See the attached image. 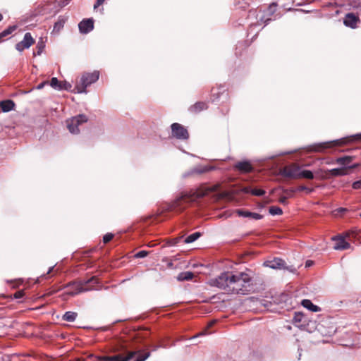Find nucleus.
I'll return each instance as SVG.
<instances>
[{"mask_svg":"<svg viewBox=\"0 0 361 361\" xmlns=\"http://www.w3.org/2000/svg\"><path fill=\"white\" fill-rule=\"evenodd\" d=\"M300 166L296 164H292L286 166L281 170V174L289 178L298 179L300 178Z\"/></svg>","mask_w":361,"mask_h":361,"instance_id":"6","label":"nucleus"},{"mask_svg":"<svg viewBox=\"0 0 361 361\" xmlns=\"http://www.w3.org/2000/svg\"><path fill=\"white\" fill-rule=\"evenodd\" d=\"M312 264H313L312 261L307 260V261L306 262L305 266H306V267H310Z\"/></svg>","mask_w":361,"mask_h":361,"instance_id":"43","label":"nucleus"},{"mask_svg":"<svg viewBox=\"0 0 361 361\" xmlns=\"http://www.w3.org/2000/svg\"><path fill=\"white\" fill-rule=\"evenodd\" d=\"M247 193H251L255 196H262L265 194V191L262 189L245 188L243 190Z\"/></svg>","mask_w":361,"mask_h":361,"instance_id":"23","label":"nucleus"},{"mask_svg":"<svg viewBox=\"0 0 361 361\" xmlns=\"http://www.w3.org/2000/svg\"><path fill=\"white\" fill-rule=\"evenodd\" d=\"M2 18H3V16H2V15L0 13V21H1Z\"/></svg>","mask_w":361,"mask_h":361,"instance_id":"45","label":"nucleus"},{"mask_svg":"<svg viewBox=\"0 0 361 361\" xmlns=\"http://www.w3.org/2000/svg\"><path fill=\"white\" fill-rule=\"evenodd\" d=\"M280 202L282 204H286L287 201L286 197H281L279 200Z\"/></svg>","mask_w":361,"mask_h":361,"instance_id":"40","label":"nucleus"},{"mask_svg":"<svg viewBox=\"0 0 361 361\" xmlns=\"http://www.w3.org/2000/svg\"><path fill=\"white\" fill-rule=\"evenodd\" d=\"M332 143H334L335 145H342L344 144V141L343 140H337L330 142L320 143L314 146L312 150L314 152H322L324 149L330 147L332 145Z\"/></svg>","mask_w":361,"mask_h":361,"instance_id":"15","label":"nucleus"},{"mask_svg":"<svg viewBox=\"0 0 361 361\" xmlns=\"http://www.w3.org/2000/svg\"><path fill=\"white\" fill-rule=\"evenodd\" d=\"M354 140H361V133L356 134L353 136Z\"/></svg>","mask_w":361,"mask_h":361,"instance_id":"41","label":"nucleus"},{"mask_svg":"<svg viewBox=\"0 0 361 361\" xmlns=\"http://www.w3.org/2000/svg\"><path fill=\"white\" fill-rule=\"evenodd\" d=\"M17 28V26L16 25H12V26H9L8 28H6V30H4V31H2L1 33H0V43L1 42H3V39L9 35L10 34H11L13 31H15Z\"/></svg>","mask_w":361,"mask_h":361,"instance_id":"22","label":"nucleus"},{"mask_svg":"<svg viewBox=\"0 0 361 361\" xmlns=\"http://www.w3.org/2000/svg\"><path fill=\"white\" fill-rule=\"evenodd\" d=\"M234 169L240 173H247L251 172L253 170V166H252L250 161H243L236 163L234 166Z\"/></svg>","mask_w":361,"mask_h":361,"instance_id":"14","label":"nucleus"},{"mask_svg":"<svg viewBox=\"0 0 361 361\" xmlns=\"http://www.w3.org/2000/svg\"><path fill=\"white\" fill-rule=\"evenodd\" d=\"M352 186H353V188L355 189V190H357V189L361 188V180L355 181L353 183Z\"/></svg>","mask_w":361,"mask_h":361,"instance_id":"36","label":"nucleus"},{"mask_svg":"<svg viewBox=\"0 0 361 361\" xmlns=\"http://www.w3.org/2000/svg\"><path fill=\"white\" fill-rule=\"evenodd\" d=\"M61 81H59L56 78H52L50 81L51 87L58 90H61Z\"/></svg>","mask_w":361,"mask_h":361,"instance_id":"27","label":"nucleus"},{"mask_svg":"<svg viewBox=\"0 0 361 361\" xmlns=\"http://www.w3.org/2000/svg\"><path fill=\"white\" fill-rule=\"evenodd\" d=\"M88 290L87 288H83L82 286H79L78 288V290L75 293H71L72 295H74V294H78V293H82V292H85Z\"/></svg>","mask_w":361,"mask_h":361,"instance_id":"37","label":"nucleus"},{"mask_svg":"<svg viewBox=\"0 0 361 361\" xmlns=\"http://www.w3.org/2000/svg\"><path fill=\"white\" fill-rule=\"evenodd\" d=\"M232 274V271L224 272L216 278L210 279L209 284L229 293V289H231L230 286H231Z\"/></svg>","mask_w":361,"mask_h":361,"instance_id":"3","label":"nucleus"},{"mask_svg":"<svg viewBox=\"0 0 361 361\" xmlns=\"http://www.w3.org/2000/svg\"><path fill=\"white\" fill-rule=\"evenodd\" d=\"M44 48V43L43 42H38V44L37 45V55H40L42 54Z\"/></svg>","mask_w":361,"mask_h":361,"instance_id":"34","label":"nucleus"},{"mask_svg":"<svg viewBox=\"0 0 361 361\" xmlns=\"http://www.w3.org/2000/svg\"><path fill=\"white\" fill-rule=\"evenodd\" d=\"M301 304L305 308L313 312H317L321 310V308L319 306L314 305L311 300L307 299L302 300Z\"/></svg>","mask_w":361,"mask_h":361,"instance_id":"17","label":"nucleus"},{"mask_svg":"<svg viewBox=\"0 0 361 361\" xmlns=\"http://www.w3.org/2000/svg\"><path fill=\"white\" fill-rule=\"evenodd\" d=\"M207 108V104L205 102H199L190 106V111L192 113H198Z\"/></svg>","mask_w":361,"mask_h":361,"instance_id":"19","label":"nucleus"},{"mask_svg":"<svg viewBox=\"0 0 361 361\" xmlns=\"http://www.w3.org/2000/svg\"><path fill=\"white\" fill-rule=\"evenodd\" d=\"M322 173H323V171L322 169L317 171V173L320 174V176L322 178H327V174H326L327 173H329L332 176H345V175L348 174L347 168H345V167L341 168V169L336 168V169H330V170L324 172L325 174H322Z\"/></svg>","mask_w":361,"mask_h":361,"instance_id":"9","label":"nucleus"},{"mask_svg":"<svg viewBox=\"0 0 361 361\" xmlns=\"http://www.w3.org/2000/svg\"><path fill=\"white\" fill-rule=\"evenodd\" d=\"M332 240L334 241V249L336 250H347L350 247V244L346 242L343 236H335Z\"/></svg>","mask_w":361,"mask_h":361,"instance_id":"11","label":"nucleus"},{"mask_svg":"<svg viewBox=\"0 0 361 361\" xmlns=\"http://www.w3.org/2000/svg\"><path fill=\"white\" fill-rule=\"evenodd\" d=\"M15 104L11 100H6L0 102V108L4 112L11 111L14 108Z\"/></svg>","mask_w":361,"mask_h":361,"instance_id":"18","label":"nucleus"},{"mask_svg":"<svg viewBox=\"0 0 361 361\" xmlns=\"http://www.w3.org/2000/svg\"><path fill=\"white\" fill-rule=\"evenodd\" d=\"M47 83V82H41L40 84H39V85H37V90H41V89H42Z\"/></svg>","mask_w":361,"mask_h":361,"instance_id":"39","label":"nucleus"},{"mask_svg":"<svg viewBox=\"0 0 361 361\" xmlns=\"http://www.w3.org/2000/svg\"><path fill=\"white\" fill-rule=\"evenodd\" d=\"M304 178L307 179L312 180L314 178V174L311 171L309 170H302L300 169V178Z\"/></svg>","mask_w":361,"mask_h":361,"instance_id":"25","label":"nucleus"},{"mask_svg":"<svg viewBox=\"0 0 361 361\" xmlns=\"http://www.w3.org/2000/svg\"><path fill=\"white\" fill-rule=\"evenodd\" d=\"M236 212L238 214V216L243 217H250L256 220L261 219L262 218V216L261 214L258 213L250 212L249 211L238 209Z\"/></svg>","mask_w":361,"mask_h":361,"instance_id":"16","label":"nucleus"},{"mask_svg":"<svg viewBox=\"0 0 361 361\" xmlns=\"http://www.w3.org/2000/svg\"><path fill=\"white\" fill-rule=\"evenodd\" d=\"M147 255H148V252H147L145 250H141V251H139L138 252H137L135 255V257H136V258H143V257H145Z\"/></svg>","mask_w":361,"mask_h":361,"instance_id":"31","label":"nucleus"},{"mask_svg":"<svg viewBox=\"0 0 361 361\" xmlns=\"http://www.w3.org/2000/svg\"><path fill=\"white\" fill-rule=\"evenodd\" d=\"M252 276L250 271L232 274V281L229 293L245 295L252 289Z\"/></svg>","mask_w":361,"mask_h":361,"instance_id":"1","label":"nucleus"},{"mask_svg":"<svg viewBox=\"0 0 361 361\" xmlns=\"http://www.w3.org/2000/svg\"><path fill=\"white\" fill-rule=\"evenodd\" d=\"M105 0H97L96 4H94V8H97L98 6H99L100 5H102L104 2Z\"/></svg>","mask_w":361,"mask_h":361,"instance_id":"38","label":"nucleus"},{"mask_svg":"<svg viewBox=\"0 0 361 361\" xmlns=\"http://www.w3.org/2000/svg\"><path fill=\"white\" fill-rule=\"evenodd\" d=\"M87 121V118L84 114H80L68 120L67 127L69 131L73 134H77L79 133L78 126Z\"/></svg>","mask_w":361,"mask_h":361,"instance_id":"5","label":"nucleus"},{"mask_svg":"<svg viewBox=\"0 0 361 361\" xmlns=\"http://www.w3.org/2000/svg\"><path fill=\"white\" fill-rule=\"evenodd\" d=\"M360 216L361 217V213L360 214Z\"/></svg>","mask_w":361,"mask_h":361,"instance_id":"48","label":"nucleus"},{"mask_svg":"<svg viewBox=\"0 0 361 361\" xmlns=\"http://www.w3.org/2000/svg\"><path fill=\"white\" fill-rule=\"evenodd\" d=\"M269 212L271 215H281L283 213L282 209L276 206L269 207Z\"/></svg>","mask_w":361,"mask_h":361,"instance_id":"28","label":"nucleus"},{"mask_svg":"<svg viewBox=\"0 0 361 361\" xmlns=\"http://www.w3.org/2000/svg\"><path fill=\"white\" fill-rule=\"evenodd\" d=\"M78 28L81 33L87 34L94 28V21L91 18L84 19L78 24Z\"/></svg>","mask_w":361,"mask_h":361,"instance_id":"13","label":"nucleus"},{"mask_svg":"<svg viewBox=\"0 0 361 361\" xmlns=\"http://www.w3.org/2000/svg\"><path fill=\"white\" fill-rule=\"evenodd\" d=\"M213 323H214V322H212L209 324V326H211L213 324Z\"/></svg>","mask_w":361,"mask_h":361,"instance_id":"46","label":"nucleus"},{"mask_svg":"<svg viewBox=\"0 0 361 361\" xmlns=\"http://www.w3.org/2000/svg\"><path fill=\"white\" fill-rule=\"evenodd\" d=\"M114 237V235L112 233H106V235H104L103 237V242L104 243H109L110 240H111V239L113 238Z\"/></svg>","mask_w":361,"mask_h":361,"instance_id":"32","label":"nucleus"},{"mask_svg":"<svg viewBox=\"0 0 361 361\" xmlns=\"http://www.w3.org/2000/svg\"><path fill=\"white\" fill-rule=\"evenodd\" d=\"M353 159V157L345 156L336 159V163L343 166H348Z\"/></svg>","mask_w":361,"mask_h":361,"instance_id":"20","label":"nucleus"},{"mask_svg":"<svg viewBox=\"0 0 361 361\" xmlns=\"http://www.w3.org/2000/svg\"><path fill=\"white\" fill-rule=\"evenodd\" d=\"M99 77L98 71H94L91 73H86L81 78L80 84H78L75 87V92L77 93L86 92V88L91 84L95 82Z\"/></svg>","mask_w":361,"mask_h":361,"instance_id":"4","label":"nucleus"},{"mask_svg":"<svg viewBox=\"0 0 361 361\" xmlns=\"http://www.w3.org/2000/svg\"><path fill=\"white\" fill-rule=\"evenodd\" d=\"M359 166H360L359 164H353L351 166H348L346 168L347 169H355V168L358 167Z\"/></svg>","mask_w":361,"mask_h":361,"instance_id":"42","label":"nucleus"},{"mask_svg":"<svg viewBox=\"0 0 361 361\" xmlns=\"http://www.w3.org/2000/svg\"><path fill=\"white\" fill-rule=\"evenodd\" d=\"M338 211H339V212H345V211H346V209H345V208H340V209H338Z\"/></svg>","mask_w":361,"mask_h":361,"instance_id":"44","label":"nucleus"},{"mask_svg":"<svg viewBox=\"0 0 361 361\" xmlns=\"http://www.w3.org/2000/svg\"><path fill=\"white\" fill-rule=\"evenodd\" d=\"M172 135L179 140H187L189 137V134L185 128L182 125L174 123L171 125Z\"/></svg>","mask_w":361,"mask_h":361,"instance_id":"7","label":"nucleus"},{"mask_svg":"<svg viewBox=\"0 0 361 361\" xmlns=\"http://www.w3.org/2000/svg\"><path fill=\"white\" fill-rule=\"evenodd\" d=\"M24 294L23 290H18L14 293L13 297L16 299H20L24 296Z\"/></svg>","mask_w":361,"mask_h":361,"instance_id":"35","label":"nucleus"},{"mask_svg":"<svg viewBox=\"0 0 361 361\" xmlns=\"http://www.w3.org/2000/svg\"><path fill=\"white\" fill-rule=\"evenodd\" d=\"M77 316L76 312L68 311L63 314V319L67 322H74Z\"/></svg>","mask_w":361,"mask_h":361,"instance_id":"24","label":"nucleus"},{"mask_svg":"<svg viewBox=\"0 0 361 361\" xmlns=\"http://www.w3.org/2000/svg\"><path fill=\"white\" fill-rule=\"evenodd\" d=\"M285 262L280 258H274L272 259L267 260L264 262L265 267L274 269H286Z\"/></svg>","mask_w":361,"mask_h":361,"instance_id":"12","label":"nucleus"},{"mask_svg":"<svg viewBox=\"0 0 361 361\" xmlns=\"http://www.w3.org/2000/svg\"><path fill=\"white\" fill-rule=\"evenodd\" d=\"M60 87H61V90H70L72 87V85H71V83H69L66 81H61Z\"/></svg>","mask_w":361,"mask_h":361,"instance_id":"30","label":"nucleus"},{"mask_svg":"<svg viewBox=\"0 0 361 361\" xmlns=\"http://www.w3.org/2000/svg\"><path fill=\"white\" fill-rule=\"evenodd\" d=\"M53 269V268H51V269H49V271H48V274H49V273H50V271H51V269Z\"/></svg>","mask_w":361,"mask_h":361,"instance_id":"47","label":"nucleus"},{"mask_svg":"<svg viewBox=\"0 0 361 361\" xmlns=\"http://www.w3.org/2000/svg\"><path fill=\"white\" fill-rule=\"evenodd\" d=\"M137 355V357L134 360V361H145L147 360L149 355V352H145L143 350L140 351H131L129 352L126 357H123L120 355H114V356H102L99 357L97 358L98 361H128L132 359L135 355Z\"/></svg>","mask_w":361,"mask_h":361,"instance_id":"2","label":"nucleus"},{"mask_svg":"<svg viewBox=\"0 0 361 361\" xmlns=\"http://www.w3.org/2000/svg\"><path fill=\"white\" fill-rule=\"evenodd\" d=\"M216 189H217V185H214V186H213L212 188H207L206 192H204L203 193H201V194H198L197 196L198 197H202L204 195H206L209 192L215 191Z\"/></svg>","mask_w":361,"mask_h":361,"instance_id":"33","label":"nucleus"},{"mask_svg":"<svg viewBox=\"0 0 361 361\" xmlns=\"http://www.w3.org/2000/svg\"><path fill=\"white\" fill-rule=\"evenodd\" d=\"M360 302H361V300H360Z\"/></svg>","mask_w":361,"mask_h":361,"instance_id":"49","label":"nucleus"},{"mask_svg":"<svg viewBox=\"0 0 361 361\" xmlns=\"http://www.w3.org/2000/svg\"><path fill=\"white\" fill-rule=\"evenodd\" d=\"M200 236V233L199 232L194 233L190 235H188L184 240L185 243H191L195 241Z\"/></svg>","mask_w":361,"mask_h":361,"instance_id":"26","label":"nucleus"},{"mask_svg":"<svg viewBox=\"0 0 361 361\" xmlns=\"http://www.w3.org/2000/svg\"><path fill=\"white\" fill-rule=\"evenodd\" d=\"M64 23L65 22L63 20H59V21L55 23L54 26V30H57V31L60 30L61 28H62L63 27Z\"/></svg>","mask_w":361,"mask_h":361,"instance_id":"29","label":"nucleus"},{"mask_svg":"<svg viewBox=\"0 0 361 361\" xmlns=\"http://www.w3.org/2000/svg\"><path fill=\"white\" fill-rule=\"evenodd\" d=\"M35 43V39L30 32H26L23 40L16 44V49L22 52L24 49H29Z\"/></svg>","mask_w":361,"mask_h":361,"instance_id":"8","label":"nucleus"},{"mask_svg":"<svg viewBox=\"0 0 361 361\" xmlns=\"http://www.w3.org/2000/svg\"><path fill=\"white\" fill-rule=\"evenodd\" d=\"M359 17L353 13H348L345 16L343 19V24L350 28H356L359 23Z\"/></svg>","mask_w":361,"mask_h":361,"instance_id":"10","label":"nucleus"},{"mask_svg":"<svg viewBox=\"0 0 361 361\" xmlns=\"http://www.w3.org/2000/svg\"><path fill=\"white\" fill-rule=\"evenodd\" d=\"M194 274L191 271H183L180 273L177 276V280L180 281L191 280Z\"/></svg>","mask_w":361,"mask_h":361,"instance_id":"21","label":"nucleus"}]
</instances>
